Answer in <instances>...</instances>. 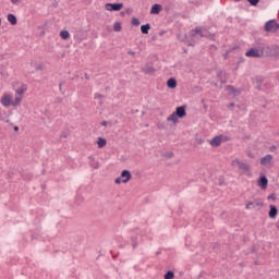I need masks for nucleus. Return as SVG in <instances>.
<instances>
[{
    "mask_svg": "<svg viewBox=\"0 0 279 279\" xmlns=\"http://www.w3.org/2000/svg\"><path fill=\"white\" fill-rule=\"evenodd\" d=\"M173 157V153H169V158Z\"/></svg>",
    "mask_w": 279,
    "mask_h": 279,
    "instance_id": "obj_45",
    "label": "nucleus"
},
{
    "mask_svg": "<svg viewBox=\"0 0 279 279\" xmlns=\"http://www.w3.org/2000/svg\"><path fill=\"white\" fill-rule=\"evenodd\" d=\"M101 97H104L101 94H95V99H101Z\"/></svg>",
    "mask_w": 279,
    "mask_h": 279,
    "instance_id": "obj_37",
    "label": "nucleus"
},
{
    "mask_svg": "<svg viewBox=\"0 0 279 279\" xmlns=\"http://www.w3.org/2000/svg\"><path fill=\"white\" fill-rule=\"evenodd\" d=\"M209 39H210V40H215V34H210V35H209Z\"/></svg>",
    "mask_w": 279,
    "mask_h": 279,
    "instance_id": "obj_40",
    "label": "nucleus"
},
{
    "mask_svg": "<svg viewBox=\"0 0 279 279\" xmlns=\"http://www.w3.org/2000/svg\"><path fill=\"white\" fill-rule=\"evenodd\" d=\"M19 1H20V0H11V3H12L13 5H16V3H19Z\"/></svg>",
    "mask_w": 279,
    "mask_h": 279,
    "instance_id": "obj_38",
    "label": "nucleus"
},
{
    "mask_svg": "<svg viewBox=\"0 0 279 279\" xmlns=\"http://www.w3.org/2000/svg\"><path fill=\"white\" fill-rule=\"evenodd\" d=\"M257 184L262 187L263 191H265V189H267V185L269 184V179H267V175L260 174Z\"/></svg>",
    "mask_w": 279,
    "mask_h": 279,
    "instance_id": "obj_8",
    "label": "nucleus"
},
{
    "mask_svg": "<svg viewBox=\"0 0 279 279\" xmlns=\"http://www.w3.org/2000/svg\"><path fill=\"white\" fill-rule=\"evenodd\" d=\"M221 137H220V135H218V136H215L214 138H211L210 141H209V145H211V147H219V145H221Z\"/></svg>",
    "mask_w": 279,
    "mask_h": 279,
    "instance_id": "obj_14",
    "label": "nucleus"
},
{
    "mask_svg": "<svg viewBox=\"0 0 279 279\" xmlns=\"http://www.w3.org/2000/svg\"><path fill=\"white\" fill-rule=\"evenodd\" d=\"M234 1H241V0H234Z\"/></svg>",
    "mask_w": 279,
    "mask_h": 279,
    "instance_id": "obj_50",
    "label": "nucleus"
},
{
    "mask_svg": "<svg viewBox=\"0 0 279 279\" xmlns=\"http://www.w3.org/2000/svg\"><path fill=\"white\" fill-rule=\"evenodd\" d=\"M247 2H248L250 5H252L253 8H256V5H258V3H260V0H247Z\"/></svg>",
    "mask_w": 279,
    "mask_h": 279,
    "instance_id": "obj_29",
    "label": "nucleus"
},
{
    "mask_svg": "<svg viewBox=\"0 0 279 279\" xmlns=\"http://www.w3.org/2000/svg\"><path fill=\"white\" fill-rule=\"evenodd\" d=\"M268 51L270 52V56L278 57L279 56V46L272 45L270 47H267Z\"/></svg>",
    "mask_w": 279,
    "mask_h": 279,
    "instance_id": "obj_13",
    "label": "nucleus"
},
{
    "mask_svg": "<svg viewBox=\"0 0 279 279\" xmlns=\"http://www.w3.org/2000/svg\"><path fill=\"white\" fill-rule=\"evenodd\" d=\"M162 11V5L161 4H153V7L150 8V14H160V12Z\"/></svg>",
    "mask_w": 279,
    "mask_h": 279,
    "instance_id": "obj_17",
    "label": "nucleus"
},
{
    "mask_svg": "<svg viewBox=\"0 0 279 279\" xmlns=\"http://www.w3.org/2000/svg\"><path fill=\"white\" fill-rule=\"evenodd\" d=\"M0 25H1V19H0Z\"/></svg>",
    "mask_w": 279,
    "mask_h": 279,
    "instance_id": "obj_51",
    "label": "nucleus"
},
{
    "mask_svg": "<svg viewBox=\"0 0 279 279\" xmlns=\"http://www.w3.org/2000/svg\"><path fill=\"white\" fill-rule=\"evenodd\" d=\"M0 104L4 106V108H10L12 106V95L5 94L1 97Z\"/></svg>",
    "mask_w": 279,
    "mask_h": 279,
    "instance_id": "obj_7",
    "label": "nucleus"
},
{
    "mask_svg": "<svg viewBox=\"0 0 279 279\" xmlns=\"http://www.w3.org/2000/svg\"><path fill=\"white\" fill-rule=\"evenodd\" d=\"M220 138H221V143H226V142L230 141V136H228V135H220Z\"/></svg>",
    "mask_w": 279,
    "mask_h": 279,
    "instance_id": "obj_31",
    "label": "nucleus"
},
{
    "mask_svg": "<svg viewBox=\"0 0 279 279\" xmlns=\"http://www.w3.org/2000/svg\"><path fill=\"white\" fill-rule=\"evenodd\" d=\"M121 29H122L121 23L116 22V23L113 24V32H120Z\"/></svg>",
    "mask_w": 279,
    "mask_h": 279,
    "instance_id": "obj_28",
    "label": "nucleus"
},
{
    "mask_svg": "<svg viewBox=\"0 0 279 279\" xmlns=\"http://www.w3.org/2000/svg\"><path fill=\"white\" fill-rule=\"evenodd\" d=\"M107 143L108 142L106 141V138L98 137V140H97L98 149H101V148L106 147Z\"/></svg>",
    "mask_w": 279,
    "mask_h": 279,
    "instance_id": "obj_22",
    "label": "nucleus"
},
{
    "mask_svg": "<svg viewBox=\"0 0 279 279\" xmlns=\"http://www.w3.org/2000/svg\"><path fill=\"white\" fill-rule=\"evenodd\" d=\"M199 36L201 38H205L206 35H204V33H202V28H194L190 32V36H192V38H195V36Z\"/></svg>",
    "mask_w": 279,
    "mask_h": 279,
    "instance_id": "obj_12",
    "label": "nucleus"
},
{
    "mask_svg": "<svg viewBox=\"0 0 279 279\" xmlns=\"http://www.w3.org/2000/svg\"><path fill=\"white\" fill-rule=\"evenodd\" d=\"M121 182H123V179L121 177L116 179V184H121Z\"/></svg>",
    "mask_w": 279,
    "mask_h": 279,
    "instance_id": "obj_35",
    "label": "nucleus"
},
{
    "mask_svg": "<svg viewBox=\"0 0 279 279\" xmlns=\"http://www.w3.org/2000/svg\"><path fill=\"white\" fill-rule=\"evenodd\" d=\"M130 56H134V51H129Z\"/></svg>",
    "mask_w": 279,
    "mask_h": 279,
    "instance_id": "obj_43",
    "label": "nucleus"
},
{
    "mask_svg": "<svg viewBox=\"0 0 279 279\" xmlns=\"http://www.w3.org/2000/svg\"><path fill=\"white\" fill-rule=\"evenodd\" d=\"M69 137V131H63L61 133V138H68Z\"/></svg>",
    "mask_w": 279,
    "mask_h": 279,
    "instance_id": "obj_32",
    "label": "nucleus"
},
{
    "mask_svg": "<svg viewBox=\"0 0 279 279\" xmlns=\"http://www.w3.org/2000/svg\"><path fill=\"white\" fill-rule=\"evenodd\" d=\"M144 73L146 75H154V73H156V68H154L153 65H147L144 70Z\"/></svg>",
    "mask_w": 279,
    "mask_h": 279,
    "instance_id": "obj_21",
    "label": "nucleus"
},
{
    "mask_svg": "<svg viewBox=\"0 0 279 279\" xmlns=\"http://www.w3.org/2000/svg\"><path fill=\"white\" fill-rule=\"evenodd\" d=\"M269 213H268V217L270 219H276V217H278V207H276L275 205H270L269 206Z\"/></svg>",
    "mask_w": 279,
    "mask_h": 279,
    "instance_id": "obj_11",
    "label": "nucleus"
},
{
    "mask_svg": "<svg viewBox=\"0 0 279 279\" xmlns=\"http://www.w3.org/2000/svg\"><path fill=\"white\" fill-rule=\"evenodd\" d=\"M246 58H263L265 56V48H251L245 52Z\"/></svg>",
    "mask_w": 279,
    "mask_h": 279,
    "instance_id": "obj_2",
    "label": "nucleus"
},
{
    "mask_svg": "<svg viewBox=\"0 0 279 279\" xmlns=\"http://www.w3.org/2000/svg\"><path fill=\"white\" fill-rule=\"evenodd\" d=\"M217 77L220 81L221 84H228V78H226V72L219 71L217 73Z\"/></svg>",
    "mask_w": 279,
    "mask_h": 279,
    "instance_id": "obj_18",
    "label": "nucleus"
},
{
    "mask_svg": "<svg viewBox=\"0 0 279 279\" xmlns=\"http://www.w3.org/2000/svg\"><path fill=\"white\" fill-rule=\"evenodd\" d=\"M167 86H168V88H177L178 87V81H175L174 77H170L167 81Z\"/></svg>",
    "mask_w": 279,
    "mask_h": 279,
    "instance_id": "obj_19",
    "label": "nucleus"
},
{
    "mask_svg": "<svg viewBox=\"0 0 279 279\" xmlns=\"http://www.w3.org/2000/svg\"><path fill=\"white\" fill-rule=\"evenodd\" d=\"M138 232V229H135L131 235V245L133 250H136L138 247V243H142L143 241V235H141Z\"/></svg>",
    "mask_w": 279,
    "mask_h": 279,
    "instance_id": "obj_3",
    "label": "nucleus"
},
{
    "mask_svg": "<svg viewBox=\"0 0 279 279\" xmlns=\"http://www.w3.org/2000/svg\"><path fill=\"white\" fill-rule=\"evenodd\" d=\"M121 15H122V16H124V15H125V13H124V12H121Z\"/></svg>",
    "mask_w": 279,
    "mask_h": 279,
    "instance_id": "obj_46",
    "label": "nucleus"
},
{
    "mask_svg": "<svg viewBox=\"0 0 279 279\" xmlns=\"http://www.w3.org/2000/svg\"><path fill=\"white\" fill-rule=\"evenodd\" d=\"M267 199H272V202H276V194L268 195Z\"/></svg>",
    "mask_w": 279,
    "mask_h": 279,
    "instance_id": "obj_34",
    "label": "nucleus"
},
{
    "mask_svg": "<svg viewBox=\"0 0 279 279\" xmlns=\"http://www.w3.org/2000/svg\"><path fill=\"white\" fill-rule=\"evenodd\" d=\"M132 25H134L135 27H138V25H141V20L136 19V17H132L131 20Z\"/></svg>",
    "mask_w": 279,
    "mask_h": 279,
    "instance_id": "obj_27",
    "label": "nucleus"
},
{
    "mask_svg": "<svg viewBox=\"0 0 279 279\" xmlns=\"http://www.w3.org/2000/svg\"><path fill=\"white\" fill-rule=\"evenodd\" d=\"M150 29H151V24H149V23L143 24V25L141 26V32H142V34L147 35V34H149V31H150Z\"/></svg>",
    "mask_w": 279,
    "mask_h": 279,
    "instance_id": "obj_20",
    "label": "nucleus"
},
{
    "mask_svg": "<svg viewBox=\"0 0 279 279\" xmlns=\"http://www.w3.org/2000/svg\"><path fill=\"white\" fill-rule=\"evenodd\" d=\"M265 32H279V23L276 20H269L264 26Z\"/></svg>",
    "mask_w": 279,
    "mask_h": 279,
    "instance_id": "obj_4",
    "label": "nucleus"
},
{
    "mask_svg": "<svg viewBox=\"0 0 279 279\" xmlns=\"http://www.w3.org/2000/svg\"><path fill=\"white\" fill-rule=\"evenodd\" d=\"M14 132H19V126L13 128Z\"/></svg>",
    "mask_w": 279,
    "mask_h": 279,
    "instance_id": "obj_42",
    "label": "nucleus"
},
{
    "mask_svg": "<svg viewBox=\"0 0 279 279\" xmlns=\"http://www.w3.org/2000/svg\"><path fill=\"white\" fill-rule=\"evenodd\" d=\"M271 160H274V156L268 154L260 158L259 165H262L263 167H269V165H271Z\"/></svg>",
    "mask_w": 279,
    "mask_h": 279,
    "instance_id": "obj_9",
    "label": "nucleus"
},
{
    "mask_svg": "<svg viewBox=\"0 0 279 279\" xmlns=\"http://www.w3.org/2000/svg\"><path fill=\"white\" fill-rule=\"evenodd\" d=\"M162 34H165V32H160V36H162Z\"/></svg>",
    "mask_w": 279,
    "mask_h": 279,
    "instance_id": "obj_47",
    "label": "nucleus"
},
{
    "mask_svg": "<svg viewBox=\"0 0 279 279\" xmlns=\"http://www.w3.org/2000/svg\"><path fill=\"white\" fill-rule=\"evenodd\" d=\"M156 254H160V251H158Z\"/></svg>",
    "mask_w": 279,
    "mask_h": 279,
    "instance_id": "obj_49",
    "label": "nucleus"
},
{
    "mask_svg": "<svg viewBox=\"0 0 279 279\" xmlns=\"http://www.w3.org/2000/svg\"><path fill=\"white\" fill-rule=\"evenodd\" d=\"M228 90H230V93H236V88H234L232 85L228 86Z\"/></svg>",
    "mask_w": 279,
    "mask_h": 279,
    "instance_id": "obj_33",
    "label": "nucleus"
},
{
    "mask_svg": "<svg viewBox=\"0 0 279 279\" xmlns=\"http://www.w3.org/2000/svg\"><path fill=\"white\" fill-rule=\"evenodd\" d=\"M165 279H173L175 278V272H173V270H168L165 276H163Z\"/></svg>",
    "mask_w": 279,
    "mask_h": 279,
    "instance_id": "obj_25",
    "label": "nucleus"
},
{
    "mask_svg": "<svg viewBox=\"0 0 279 279\" xmlns=\"http://www.w3.org/2000/svg\"><path fill=\"white\" fill-rule=\"evenodd\" d=\"M263 206H264L263 202H260L259 199H256V201H252V202L246 203L245 209L246 210H252L254 208H263Z\"/></svg>",
    "mask_w": 279,
    "mask_h": 279,
    "instance_id": "obj_6",
    "label": "nucleus"
},
{
    "mask_svg": "<svg viewBox=\"0 0 279 279\" xmlns=\"http://www.w3.org/2000/svg\"><path fill=\"white\" fill-rule=\"evenodd\" d=\"M228 108H234V102H230V105L228 106Z\"/></svg>",
    "mask_w": 279,
    "mask_h": 279,
    "instance_id": "obj_41",
    "label": "nucleus"
},
{
    "mask_svg": "<svg viewBox=\"0 0 279 279\" xmlns=\"http://www.w3.org/2000/svg\"><path fill=\"white\" fill-rule=\"evenodd\" d=\"M27 90V85L23 84L19 89H16L17 95H23Z\"/></svg>",
    "mask_w": 279,
    "mask_h": 279,
    "instance_id": "obj_26",
    "label": "nucleus"
},
{
    "mask_svg": "<svg viewBox=\"0 0 279 279\" xmlns=\"http://www.w3.org/2000/svg\"><path fill=\"white\" fill-rule=\"evenodd\" d=\"M105 10H107L108 12H120V10H123V3L122 2L106 3Z\"/></svg>",
    "mask_w": 279,
    "mask_h": 279,
    "instance_id": "obj_5",
    "label": "nucleus"
},
{
    "mask_svg": "<svg viewBox=\"0 0 279 279\" xmlns=\"http://www.w3.org/2000/svg\"><path fill=\"white\" fill-rule=\"evenodd\" d=\"M59 88H60V90H62V83L59 84Z\"/></svg>",
    "mask_w": 279,
    "mask_h": 279,
    "instance_id": "obj_44",
    "label": "nucleus"
},
{
    "mask_svg": "<svg viewBox=\"0 0 279 279\" xmlns=\"http://www.w3.org/2000/svg\"><path fill=\"white\" fill-rule=\"evenodd\" d=\"M235 162H236V165H238V167L241 171H250V165L248 163H245V162H243L239 159H236Z\"/></svg>",
    "mask_w": 279,
    "mask_h": 279,
    "instance_id": "obj_16",
    "label": "nucleus"
},
{
    "mask_svg": "<svg viewBox=\"0 0 279 279\" xmlns=\"http://www.w3.org/2000/svg\"><path fill=\"white\" fill-rule=\"evenodd\" d=\"M60 36L62 40H69V38H71V33H69V31H61Z\"/></svg>",
    "mask_w": 279,
    "mask_h": 279,
    "instance_id": "obj_24",
    "label": "nucleus"
},
{
    "mask_svg": "<svg viewBox=\"0 0 279 279\" xmlns=\"http://www.w3.org/2000/svg\"><path fill=\"white\" fill-rule=\"evenodd\" d=\"M7 19L9 23H11V25H16L17 23L16 15L9 13Z\"/></svg>",
    "mask_w": 279,
    "mask_h": 279,
    "instance_id": "obj_23",
    "label": "nucleus"
},
{
    "mask_svg": "<svg viewBox=\"0 0 279 279\" xmlns=\"http://www.w3.org/2000/svg\"><path fill=\"white\" fill-rule=\"evenodd\" d=\"M184 117H186V106H180L167 118V121L172 122L175 125L178 119H184Z\"/></svg>",
    "mask_w": 279,
    "mask_h": 279,
    "instance_id": "obj_1",
    "label": "nucleus"
},
{
    "mask_svg": "<svg viewBox=\"0 0 279 279\" xmlns=\"http://www.w3.org/2000/svg\"><path fill=\"white\" fill-rule=\"evenodd\" d=\"M100 125H102L104 128H106V125H108V122H107V121H102V122L100 123Z\"/></svg>",
    "mask_w": 279,
    "mask_h": 279,
    "instance_id": "obj_39",
    "label": "nucleus"
},
{
    "mask_svg": "<svg viewBox=\"0 0 279 279\" xmlns=\"http://www.w3.org/2000/svg\"><path fill=\"white\" fill-rule=\"evenodd\" d=\"M22 98L21 97H16L14 101H12L11 106H19V104H21Z\"/></svg>",
    "mask_w": 279,
    "mask_h": 279,
    "instance_id": "obj_30",
    "label": "nucleus"
},
{
    "mask_svg": "<svg viewBox=\"0 0 279 279\" xmlns=\"http://www.w3.org/2000/svg\"><path fill=\"white\" fill-rule=\"evenodd\" d=\"M88 160H89V167H92V169H99V161L96 160L93 155L88 157Z\"/></svg>",
    "mask_w": 279,
    "mask_h": 279,
    "instance_id": "obj_15",
    "label": "nucleus"
},
{
    "mask_svg": "<svg viewBox=\"0 0 279 279\" xmlns=\"http://www.w3.org/2000/svg\"><path fill=\"white\" fill-rule=\"evenodd\" d=\"M121 178L123 184H128V182L132 180V172H130V170H122Z\"/></svg>",
    "mask_w": 279,
    "mask_h": 279,
    "instance_id": "obj_10",
    "label": "nucleus"
},
{
    "mask_svg": "<svg viewBox=\"0 0 279 279\" xmlns=\"http://www.w3.org/2000/svg\"><path fill=\"white\" fill-rule=\"evenodd\" d=\"M32 241H34V235H32Z\"/></svg>",
    "mask_w": 279,
    "mask_h": 279,
    "instance_id": "obj_48",
    "label": "nucleus"
},
{
    "mask_svg": "<svg viewBox=\"0 0 279 279\" xmlns=\"http://www.w3.org/2000/svg\"><path fill=\"white\" fill-rule=\"evenodd\" d=\"M36 70H37V71H43V64H37V65H36Z\"/></svg>",
    "mask_w": 279,
    "mask_h": 279,
    "instance_id": "obj_36",
    "label": "nucleus"
}]
</instances>
